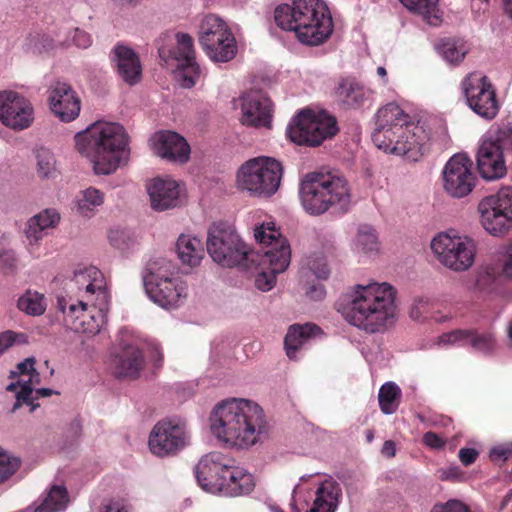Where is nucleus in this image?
Returning a JSON list of instances; mask_svg holds the SVG:
<instances>
[{
    "label": "nucleus",
    "instance_id": "obj_1",
    "mask_svg": "<svg viewBox=\"0 0 512 512\" xmlns=\"http://www.w3.org/2000/svg\"><path fill=\"white\" fill-rule=\"evenodd\" d=\"M208 427L215 443L223 448L249 450L269 435V424L262 407L246 398L217 402L208 416Z\"/></svg>",
    "mask_w": 512,
    "mask_h": 512
},
{
    "label": "nucleus",
    "instance_id": "obj_2",
    "mask_svg": "<svg viewBox=\"0 0 512 512\" xmlns=\"http://www.w3.org/2000/svg\"><path fill=\"white\" fill-rule=\"evenodd\" d=\"M396 288L388 282L356 284L346 293L338 311L352 326L369 334L382 333L396 321Z\"/></svg>",
    "mask_w": 512,
    "mask_h": 512
},
{
    "label": "nucleus",
    "instance_id": "obj_3",
    "mask_svg": "<svg viewBox=\"0 0 512 512\" xmlns=\"http://www.w3.org/2000/svg\"><path fill=\"white\" fill-rule=\"evenodd\" d=\"M429 139L427 131L414 122L397 103L390 102L378 109L372 141L385 153L417 160Z\"/></svg>",
    "mask_w": 512,
    "mask_h": 512
},
{
    "label": "nucleus",
    "instance_id": "obj_4",
    "mask_svg": "<svg viewBox=\"0 0 512 512\" xmlns=\"http://www.w3.org/2000/svg\"><path fill=\"white\" fill-rule=\"evenodd\" d=\"M74 141L78 153L91 163L97 175H109L129 159L128 135L118 123H92L77 132Z\"/></svg>",
    "mask_w": 512,
    "mask_h": 512
},
{
    "label": "nucleus",
    "instance_id": "obj_5",
    "mask_svg": "<svg viewBox=\"0 0 512 512\" xmlns=\"http://www.w3.org/2000/svg\"><path fill=\"white\" fill-rule=\"evenodd\" d=\"M276 24L295 33L296 39L306 46H319L333 33V20L322 0H293L281 4L274 11Z\"/></svg>",
    "mask_w": 512,
    "mask_h": 512
},
{
    "label": "nucleus",
    "instance_id": "obj_6",
    "mask_svg": "<svg viewBox=\"0 0 512 512\" xmlns=\"http://www.w3.org/2000/svg\"><path fill=\"white\" fill-rule=\"evenodd\" d=\"M299 197L309 215L321 216L329 211L345 214L351 207L352 189L337 171H314L301 178Z\"/></svg>",
    "mask_w": 512,
    "mask_h": 512
},
{
    "label": "nucleus",
    "instance_id": "obj_7",
    "mask_svg": "<svg viewBox=\"0 0 512 512\" xmlns=\"http://www.w3.org/2000/svg\"><path fill=\"white\" fill-rule=\"evenodd\" d=\"M195 476L202 490L226 497L248 495L256 486L251 472L220 452L203 455L195 466Z\"/></svg>",
    "mask_w": 512,
    "mask_h": 512
},
{
    "label": "nucleus",
    "instance_id": "obj_8",
    "mask_svg": "<svg viewBox=\"0 0 512 512\" xmlns=\"http://www.w3.org/2000/svg\"><path fill=\"white\" fill-rule=\"evenodd\" d=\"M253 233L257 243L270 249L264 254L259 253V260L252 267L240 270L255 273V287L268 292L276 285V275L286 271L290 265V244L278 226H255Z\"/></svg>",
    "mask_w": 512,
    "mask_h": 512
},
{
    "label": "nucleus",
    "instance_id": "obj_9",
    "mask_svg": "<svg viewBox=\"0 0 512 512\" xmlns=\"http://www.w3.org/2000/svg\"><path fill=\"white\" fill-rule=\"evenodd\" d=\"M143 285L149 299L166 310L181 306L188 294L187 285L178 277L175 265L165 258L148 262L143 272Z\"/></svg>",
    "mask_w": 512,
    "mask_h": 512
},
{
    "label": "nucleus",
    "instance_id": "obj_10",
    "mask_svg": "<svg viewBox=\"0 0 512 512\" xmlns=\"http://www.w3.org/2000/svg\"><path fill=\"white\" fill-rule=\"evenodd\" d=\"M342 499V488L332 477L308 474L299 478L293 489L291 507L293 512H336Z\"/></svg>",
    "mask_w": 512,
    "mask_h": 512
},
{
    "label": "nucleus",
    "instance_id": "obj_11",
    "mask_svg": "<svg viewBox=\"0 0 512 512\" xmlns=\"http://www.w3.org/2000/svg\"><path fill=\"white\" fill-rule=\"evenodd\" d=\"M207 251L215 263L226 268H249L259 260V252L252 250L233 226H211Z\"/></svg>",
    "mask_w": 512,
    "mask_h": 512
},
{
    "label": "nucleus",
    "instance_id": "obj_12",
    "mask_svg": "<svg viewBox=\"0 0 512 512\" xmlns=\"http://www.w3.org/2000/svg\"><path fill=\"white\" fill-rule=\"evenodd\" d=\"M282 176L283 166L277 159L259 156L238 168L236 187L250 196L268 198L278 191Z\"/></svg>",
    "mask_w": 512,
    "mask_h": 512
},
{
    "label": "nucleus",
    "instance_id": "obj_13",
    "mask_svg": "<svg viewBox=\"0 0 512 512\" xmlns=\"http://www.w3.org/2000/svg\"><path fill=\"white\" fill-rule=\"evenodd\" d=\"M430 248L438 262L454 272L467 271L475 262V241L452 230L435 235Z\"/></svg>",
    "mask_w": 512,
    "mask_h": 512
},
{
    "label": "nucleus",
    "instance_id": "obj_14",
    "mask_svg": "<svg viewBox=\"0 0 512 512\" xmlns=\"http://www.w3.org/2000/svg\"><path fill=\"white\" fill-rule=\"evenodd\" d=\"M338 132L336 118L326 111H300L289 123L287 135L298 145L319 146Z\"/></svg>",
    "mask_w": 512,
    "mask_h": 512
},
{
    "label": "nucleus",
    "instance_id": "obj_15",
    "mask_svg": "<svg viewBox=\"0 0 512 512\" xmlns=\"http://www.w3.org/2000/svg\"><path fill=\"white\" fill-rule=\"evenodd\" d=\"M198 38L202 49L213 62H229L237 54V42L230 27L214 14L202 19Z\"/></svg>",
    "mask_w": 512,
    "mask_h": 512
},
{
    "label": "nucleus",
    "instance_id": "obj_16",
    "mask_svg": "<svg viewBox=\"0 0 512 512\" xmlns=\"http://www.w3.org/2000/svg\"><path fill=\"white\" fill-rule=\"evenodd\" d=\"M191 443V431L180 417H165L157 421L148 437V448L157 457L178 454Z\"/></svg>",
    "mask_w": 512,
    "mask_h": 512
},
{
    "label": "nucleus",
    "instance_id": "obj_17",
    "mask_svg": "<svg viewBox=\"0 0 512 512\" xmlns=\"http://www.w3.org/2000/svg\"><path fill=\"white\" fill-rule=\"evenodd\" d=\"M58 304L67 323L76 333L92 337L104 330L107 323L109 303L102 305L99 301L79 300L75 304L60 298Z\"/></svg>",
    "mask_w": 512,
    "mask_h": 512
},
{
    "label": "nucleus",
    "instance_id": "obj_18",
    "mask_svg": "<svg viewBox=\"0 0 512 512\" xmlns=\"http://www.w3.org/2000/svg\"><path fill=\"white\" fill-rule=\"evenodd\" d=\"M461 91L468 107L478 116L492 120L499 111L496 92L481 72H471L461 81Z\"/></svg>",
    "mask_w": 512,
    "mask_h": 512
},
{
    "label": "nucleus",
    "instance_id": "obj_19",
    "mask_svg": "<svg viewBox=\"0 0 512 512\" xmlns=\"http://www.w3.org/2000/svg\"><path fill=\"white\" fill-rule=\"evenodd\" d=\"M34 107L23 94L11 90H0V123L13 131H23L32 126Z\"/></svg>",
    "mask_w": 512,
    "mask_h": 512
},
{
    "label": "nucleus",
    "instance_id": "obj_20",
    "mask_svg": "<svg viewBox=\"0 0 512 512\" xmlns=\"http://www.w3.org/2000/svg\"><path fill=\"white\" fill-rule=\"evenodd\" d=\"M473 163L464 153L454 154L442 170L444 191L453 198H462L471 193L475 185Z\"/></svg>",
    "mask_w": 512,
    "mask_h": 512
},
{
    "label": "nucleus",
    "instance_id": "obj_21",
    "mask_svg": "<svg viewBox=\"0 0 512 512\" xmlns=\"http://www.w3.org/2000/svg\"><path fill=\"white\" fill-rule=\"evenodd\" d=\"M34 364V358H26L11 372V377L17 378L6 388L8 391L15 393L16 401L12 411L17 410L23 404L30 407V412H33L39 406L38 403H35V397L33 396L34 386L40 383V374L35 370Z\"/></svg>",
    "mask_w": 512,
    "mask_h": 512
},
{
    "label": "nucleus",
    "instance_id": "obj_22",
    "mask_svg": "<svg viewBox=\"0 0 512 512\" xmlns=\"http://www.w3.org/2000/svg\"><path fill=\"white\" fill-rule=\"evenodd\" d=\"M152 209L165 211L181 206L186 201L184 183L170 176L153 179L147 186Z\"/></svg>",
    "mask_w": 512,
    "mask_h": 512
},
{
    "label": "nucleus",
    "instance_id": "obj_23",
    "mask_svg": "<svg viewBox=\"0 0 512 512\" xmlns=\"http://www.w3.org/2000/svg\"><path fill=\"white\" fill-rule=\"evenodd\" d=\"M149 144L157 156L167 161L184 164L190 159V145L177 132L170 130L158 131L151 136Z\"/></svg>",
    "mask_w": 512,
    "mask_h": 512
},
{
    "label": "nucleus",
    "instance_id": "obj_24",
    "mask_svg": "<svg viewBox=\"0 0 512 512\" xmlns=\"http://www.w3.org/2000/svg\"><path fill=\"white\" fill-rule=\"evenodd\" d=\"M51 111L62 122L75 120L81 111V100L74 89L66 82L55 81L49 88Z\"/></svg>",
    "mask_w": 512,
    "mask_h": 512
},
{
    "label": "nucleus",
    "instance_id": "obj_25",
    "mask_svg": "<svg viewBox=\"0 0 512 512\" xmlns=\"http://www.w3.org/2000/svg\"><path fill=\"white\" fill-rule=\"evenodd\" d=\"M477 166L480 175L487 180L500 179L507 172L503 149L487 134L477 151Z\"/></svg>",
    "mask_w": 512,
    "mask_h": 512
},
{
    "label": "nucleus",
    "instance_id": "obj_26",
    "mask_svg": "<svg viewBox=\"0 0 512 512\" xmlns=\"http://www.w3.org/2000/svg\"><path fill=\"white\" fill-rule=\"evenodd\" d=\"M241 110L240 121L246 126L269 127L272 106L268 97L261 92L253 91L239 98Z\"/></svg>",
    "mask_w": 512,
    "mask_h": 512
},
{
    "label": "nucleus",
    "instance_id": "obj_27",
    "mask_svg": "<svg viewBox=\"0 0 512 512\" xmlns=\"http://www.w3.org/2000/svg\"><path fill=\"white\" fill-rule=\"evenodd\" d=\"M109 366L118 377H135L143 366V356L135 340L121 341L116 352L111 355Z\"/></svg>",
    "mask_w": 512,
    "mask_h": 512
},
{
    "label": "nucleus",
    "instance_id": "obj_28",
    "mask_svg": "<svg viewBox=\"0 0 512 512\" xmlns=\"http://www.w3.org/2000/svg\"><path fill=\"white\" fill-rule=\"evenodd\" d=\"M74 282L86 301H99L102 305L110 302V294L103 273L95 266L76 270Z\"/></svg>",
    "mask_w": 512,
    "mask_h": 512
},
{
    "label": "nucleus",
    "instance_id": "obj_29",
    "mask_svg": "<svg viewBox=\"0 0 512 512\" xmlns=\"http://www.w3.org/2000/svg\"><path fill=\"white\" fill-rule=\"evenodd\" d=\"M478 211L483 223L512 222V187H503L496 194L481 200Z\"/></svg>",
    "mask_w": 512,
    "mask_h": 512
},
{
    "label": "nucleus",
    "instance_id": "obj_30",
    "mask_svg": "<svg viewBox=\"0 0 512 512\" xmlns=\"http://www.w3.org/2000/svg\"><path fill=\"white\" fill-rule=\"evenodd\" d=\"M334 96L343 108L358 109L372 101L373 91L353 78H345L338 83Z\"/></svg>",
    "mask_w": 512,
    "mask_h": 512
},
{
    "label": "nucleus",
    "instance_id": "obj_31",
    "mask_svg": "<svg viewBox=\"0 0 512 512\" xmlns=\"http://www.w3.org/2000/svg\"><path fill=\"white\" fill-rule=\"evenodd\" d=\"M112 61L118 75L130 86L138 83L142 76V66L138 55L125 45H117L113 49Z\"/></svg>",
    "mask_w": 512,
    "mask_h": 512
},
{
    "label": "nucleus",
    "instance_id": "obj_32",
    "mask_svg": "<svg viewBox=\"0 0 512 512\" xmlns=\"http://www.w3.org/2000/svg\"><path fill=\"white\" fill-rule=\"evenodd\" d=\"M319 332V327L314 324L292 325L284 340L287 356L290 359H296L298 351L308 344Z\"/></svg>",
    "mask_w": 512,
    "mask_h": 512
},
{
    "label": "nucleus",
    "instance_id": "obj_33",
    "mask_svg": "<svg viewBox=\"0 0 512 512\" xmlns=\"http://www.w3.org/2000/svg\"><path fill=\"white\" fill-rule=\"evenodd\" d=\"M177 254L183 265L195 267L204 258V247L197 237L182 234L177 240Z\"/></svg>",
    "mask_w": 512,
    "mask_h": 512
},
{
    "label": "nucleus",
    "instance_id": "obj_34",
    "mask_svg": "<svg viewBox=\"0 0 512 512\" xmlns=\"http://www.w3.org/2000/svg\"><path fill=\"white\" fill-rule=\"evenodd\" d=\"M411 13L418 15L427 24L438 26L442 15L438 7L439 0H399Z\"/></svg>",
    "mask_w": 512,
    "mask_h": 512
},
{
    "label": "nucleus",
    "instance_id": "obj_35",
    "mask_svg": "<svg viewBox=\"0 0 512 512\" xmlns=\"http://www.w3.org/2000/svg\"><path fill=\"white\" fill-rule=\"evenodd\" d=\"M353 251L359 257L371 258L379 253L380 245L375 230L371 226H363L353 241Z\"/></svg>",
    "mask_w": 512,
    "mask_h": 512
},
{
    "label": "nucleus",
    "instance_id": "obj_36",
    "mask_svg": "<svg viewBox=\"0 0 512 512\" xmlns=\"http://www.w3.org/2000/svg\"><path fill=\"white\" fill-rule=\"evenodd\" d=\"M70 503L67 488L64 485H52L42 503L35 512H62Z\"/></svg>",
    "mask_w": 512,
    "mask_h": 512
},
{
    "label": "nucleus",
    "instance_id": "obj_37",
    "mask_svg": "<svg viewBox=\"0 0 512 512\" xmlns=\"http://www.w3.org/2000/svg\"><path fill=\"white\" fill-rule=\"evenodd\" d=\"M176 48L174 51L169 52L166 55L164 48H159V55L161 58H172L178 63L185 61H192L195 59V50L193 38L187 33H177L176 36Z\"/></svg>",
    "mask_w": 512,
    "mask_h": 512
},
{
    "label": "nucleus",
    "instance_id": "obj_38",
    "mask_svg": "<svg viewBox=\"0 0 512 512\" xmlns=\"http://www.w3.org/2000/svg\"><path fill=\"white\" fill-rule=\"evenodd\" d=\"M109 241L116 249L126 252L140 240V235L127 226H114L108 234Z\"/></svg>",
    "mask_w": 512,
    "mask_h": 512
},
{
    "label": "nucleus",
    "instance_id": "obj_39",
    "mask_svg": "<svg viewBox=\"0 0 512 512\" xmlns=\"http://www.w3.org/2000/svg\"><path fill=\"white\" fill-rule=\"evenodd\" d=\"M17 307L27 315L40 316L46 311L45 297L37 291L27 290L18 298Z\"/></svg>",
    "mask_w": 512,
    "mask_h": 512
},
{
    "label": "nucleus",
    "instance_id": "obj_40",
    "mask_svg": "<svg viewBox=\"0 0 512 512\" xmlns=\"http://www.w3.org/2000/svg\"><path fill=\"white\" fill-rule=\"evenodd\" d=\"M104 203V193L94 187L82 190L77 199V212L89 216Z\"/></svg>",
    "mask_w": 512,
    "mask_h": 512
},
{
    "label": "nucleus",
    "instance_id": "obj_41",
    "mask_svg": "<svg viewBox=\"0 0 512 512\" xmlns=\"http://www.w3.org/2000/svg\"><path fill=\"white\" fill-rule=\"evenodd\" d=\"M401 390L398 385L393 382L383 384L379 390V405L384 414H393L399 404Z\"/></svg>",
    "mask_w": 512,
    "mask_h": 512
},
{
    "label": "nucleus",
    "instance_id": "obj_42",
    "mask_svg": "<svg viewBox=\"0 0 512 512\" xmlns=\"http://www.w3.org/2000/svg\"><path fill=\"white\" fill-rule=\"evenodd\" d=\"M440 55L449 63L461 62L467 54V47L463 41L447 39L437 46Z\"/></svg>",
    "mask_w": 512,
    "mask_h": 512
},
{
    "label": "nucleus",
    "instance_id": "obj_43",
    "mask_svg": "<svg viewBox=\"0 0 512 512\" xmlns=\"http://www.w3.org/2000/svg\"><path fill=\"white\" fill-rule=\"evenodd\" d=\"M201 76V70L196 60L179 62L176 77L184 88L193 87Z\"/></svg>",
    "mask_w": 512,
    "mask_h": 512
},
{
    "label": "nucleus",
    "instance_id": "obj_44",
    "mask_svg": "<svg viewBox=\"0 0 512 512\" xmlns=\"http://www.w3.org/2000/svg\"><path fill=\"white\" fill-rule=\"evenodd\" d=\"M29 343V336L24 332L5 330L0 332V357L9 349Z\"/></svg>",
    "mask_w": 512,
    "mask_h": 512
},
{
    "label": "nucleus",
    "instance_id": "obj_45",
    "mask_svg": "<svg viewBox=\"0 0 512 512\" xmlns=\"http://www.w3.org/2000/svg\"><path fill=\"white\" fill-rule=\"evenodd\" d=\"M304 267L319 280H326L330 275L327 261L322 254H311L307 256Z\"/></svg>",
    "mask_w": 512,
    "mask_h": 512
},
{
    "label": "nucleus",
    "instance_id": "obj_46",
    "mask_svg": "<svg viewBox=\"0 0 512 512\" xmlns=\"http://www.w3.org/2000/svg\"><path fill=\"white\" fill-rule=\"evenodd\" d=\"M63 32L65 34L73 33V35H72L71 39L68 36L61 37L60 35H58L57 43L59 45L69 46L72 43L75 46H77L78 48L86 49V48L90 47L92 44L91 36L87 32H85L79 28H74V29L64 28Z\"/></svg>",
    "mask_w": 512,
    "mask_h": 512
},
{
    "label": "nucleus",
    "instance_id": "obj_47",
    "mask_svg": "<svg viewBox=\"0 0 512 512\" xmlns=\"http://www.w3.org/2000/svg\"><path fill=\"white\" fill-rule=\"evenodd\" d=\"M468 346L484 354L492 353L496 348V341L490 333H477L470 330Z\"/></svg>",
    "mask_w": 512,
    "mask_h": 512
},
{
    "label": "nucleus",
    "instance_id": "obj_48",
    "mask_svg": "<svg viewBox=\"0 0 512 512\" xmlns=\"http://www.w3.org/2000/svg\"><path fill=\"white\" fill-rule=\"evenodd\" d=\"M19 465L20 460L0 446V484L9 479Z\"/></svg>",
    "mask_w": 512,
    "mask_h": 512
},
{
    "label": "nucleus",
    "instance_id": "obj_49",
    "mask_svg": "<svg viewBox=\"0 0 512 512\" xmlns=\"http://www.w3.org/2000/svg\"><path fill=\"white\" fill-rule=\"evenodd\" d=\"M99 512H133V506L127 498L115 496L104 499Z\"/></svg>",
    "mask_w": 512,
    "mask_h": 512
},
{
    "label": "nucleus",
    "instance_id": "obj_50",
    "mask_svg": "<svg viewBox=\"0 0 512 512\" xmlns=\"http://www.w3.org/2000/svg\"><path fill=\"white\" fill-rule=\"evenodd\" d=\"M500 147L512 149V124H503L490 129L487 132Z\"/></svg>",
    "mask_w": 512,
    "mask_h": 512
},
{
    "label": "nucleus",
    "instance_id": "obj_51",
    "mask_svg": "<svg viewBox=\"0 0 512 512\" xmlns=\"http://www.w3.org/2000/svg\"><path fill=\"white\" fill-rule=\"evenodd\" d=\"M37 171L43 177H49L55 169L54 155L47 149H39L36 154Z\"/></svg>",
    "mask_w": 512,
    "mask_h": 512
},
{
    "label": "nucleus",
    "instance_id": "obj_52",
    "mask_svg": "<svg viewBox=\"0 0 512 512\" xmlns=\"http://www.w3.org/2000/svg\"><path fill=\"white\" fill-rule=\"evenodd\" d=\"M470 330H454L444 333L439 337V345L448 346H468Z\"/></svg>",
    "mask_w": 512,
    "mask_h": 512
},
{
    "label": "nucleus",
    "instance_id": "obj_53",
    "mask_svg": "<svg viewBox=\"0 0 512 512\" xmlns=\"http://www.w3.org/2000/svg\"><path fill=\"white\" fill-rule=\"evenodd\" d=\"M61 220L59 211L56 208H45L35 214L28 224H58Z\"/></svg>",
    "mask_w": 512,
    "mask_h": 512
},
{
    "label": "nucleus",
    "instance_id": "obj_54",
    "mask_svg": "<svg viewBox=\"0 0 512 512\" xmlns=\"http://www.w3.org/2000/svg\"><path fill=\"white\" fill-rule=\"evenodd\" d=\"M512 456V441L494 445L489 451L493 463H503Z\"/></svg>",
    "mask_w": 512,
    "mask_h": 512
},
{
    "label": "nucleus",
    "instance_id": "obj_55",
    "mask_svg": "<svg viewBox=\"0 0 512 512\" xmlns=\"http://www.w3.org/2000/svg\"><path fill=\"white\" fill-rule=\"evenodd\" d=\"M18 268V260L12 250H2L0 252V270L6 275L14 274Z\"/></svg>",
    "mask_w": 512,
    "mask_h": 512
},
{
    "label": "nucleus",
    "instance_id": "obj_56",
    "mask_svg": "<svg viewBox=\"0 0 512 512\" xmlns=\"http://www.w3.org/2000/svg\"><path fill=\"white\" fill-rule=\"evenodd\" d=\"M430 512H471L461 501L451 499L445 503L435 504Z\"/></svg>",
    "mask_w": 512,
    "mask_h": 512
},
{
    "label": "nucleus",
    "instance_id": "obj_57",
    "mask_svg": "<svg viewBox=\"0 0 512 512\" xmlns=\"http://www.w3.org/2000/svg\"><path fill=\"white\" fill-rule=\"evenodd\" d=\"M439 479L443 481L460 480L463 477V472L456 464H451L447 467L439 468L437 471Z\"/></svg>",
    "mask_w": 512,
    "mask_h": 512
},
{
    "label": "nucleus",
    "instance_id": "obj_58",
    "mask_svg": "<svg viewBox=\"0 0 512 512\" xmlns=\"http://www.w3.org/2000/svg\"><path fill=\"white\" fill-rule=\"evenodd\" d=\"M47 226H26L24 235L28 245H34L38 243L46 235Z\"/></svg>",
    "mask_w": 512,
    "mask_h": 512
},
{
    "label": "nucleus",
    "instance_id": "obj_59",
    "mask_svg": "<svg viewBox=\"0 0 512 512\" xmlns=\"http://www.w3.org/2000/svg\"><path fill=\"white\" fill-rule=\"evenodd\" d=\"M423 443L432 450H441L445 447L447 440L446 438L429 431L423 435Z\"/></svg>",
    "mask_w": 512,
    "mask_h": 512
},
{
    "label": "nucleus",
    "instance_id": "obj_60",
    "mask_svg": "<svg viewBox=\"0 0 512 512\" xmlns=\"http://www.w3.org/2000/svg\"><path fill=\"white\" fill-rule=\"evenodd\" d=\"M305 295L312 301H321L326 296V290L320 283L308 285L305 289Z\"/></svg>",
    "mask_w": 512,
    "mask_h": 512
},
{
    "label": "nucleus",
    "instance_id": "obj_61",
    "mask_svg": "<svg viewBox=\"0 0 512 512\" xmlns=\"http://www.w3.org/2000/svg\"><path fill=\"white\" fill-rule=\"evenodd\" d=\"M479 456V452L474 448H461L458 452L460 462L464 466L473 464Z\"/></svg>",
    "mask_w": 512,
    "mask_h": 512
},
{
    "label": "nucleus",
    "instance_id": "obj_62",
    "mask_svg": "<svg viewBox=\"0 0 512 512\" xmlns=\"http://www.w3.org/2000/svg\"><path fill=\"white\" fill-rule=\"evenodd\" d=\"M502 272L505 277L512 278V242L506 247Z\"/></svg>",
    "mask_w": 512,
    "mask_h": 512
},
{
    "label": "nucleus",
    "instance_id": "obj_63",
    "mask_svg": "<svg viewBox=\"0 0 512 512\" xmlns=\"http://www.w3.org/2000/svg\"><path fill=\"white\" fill-rule=\"evenodd\" d=\"M427 305H428V302L425 300L421 299V300L416 301L411 309V312H410L411 318H413L414 320H417V321L422 320V318H423L422 311L425 310Z\"/></svg>",
    "mask_w": 512,
    "mask_h": 512
},
{
    "label": "nucleus",
    "instance_id": "obj_64",
    "mask_svg": "<svg viewBox=\"0 0 512 512\" xmlns=\"http://www.w3.org/2000/svg\"><path fill=\"white\" fill-rule=\"evenodd\" d=\"M510 226H486V231L493 237H504L508 234Z\"/></svg>",
    "mask_w": 512,
    "mask_h": 512
}]
</instances>
